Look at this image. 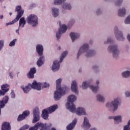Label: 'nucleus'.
I'll use <instances>...</instances> for the list:
<instances>
[{"label": "nucleus", "mask_w": 130, "mask_h": 130, "mask_svg": "<svg viewBox=\"0 0 130 130\" xmlns=\"http://www.w3.org/2000/svg\"><path fill=\"white\" fill-rule=\"evenodd\" d=\"M89 47L90 46H89V44L88 43H84L81 45L78 50L77 58H79L80 56L82 55L83 53H85V55L86 57H90L93 54H95L96 52L93 49L89 50Z\"/></svg>", "instance_id": "obj_1"}, {"label": "nucleus", "mask_w": 130, "mask_h": 130, "mask_svg": "<svg viewBox=\"0 0 130 130\" xmlns=\"http://www.w3.org/2000/svg\"><path fill=\"white\" fill-rule=\"evenodd\" d=\"M119 101H120V98H115L111 101V102H107L105 104V107L108 109V111H110V112H112V113H114V112L117 111V109H118Z\"/></svg>", "instance_id": "obj_2"}, {"label": "nucleus", "mask_w": 130, "mask_h": 130, "mask_svg": "<svg viewBox=\"0 0 130 130\" xmlns=\"http://www.w3.org/2000/svg\"><path fill=\"white\" fill-rule=\"evenodd\" d=\"M70 90L69 86H65L64 88H56V90L54 92V99L55 101H58L61 99L62 96H64L67 94V92Z\"/></svg>", "instance_id": "obj_3"}, {"label": "nucleus", "mask_w": 130, "mask_h": 130, "mask_svg": "<svg viewBox=\"0 0 130 130\" xmlns=\"http://www.w3.org/2000/svg\"><path fill=\"white\" fill-rule=\"evenodd\" d=\"M77 96L74 94H71L69 95L67 98V102L66 104V107L70 111H74L75 110V105L74 102L77 101Z\"/></svg>", "instance_id": "obj_4"}, {"label": "nucleus", "mask_w": 130, "mask_h": 130, "mask_svg": "<svg viewBox=\"0 0 130 130\" xmlns=\"http://www.w3.org/2000/svg\"><path fill=\"white\" fill-rule=\"evenodd\" d=\"M107 50L109 53H112V55L114 58H118L119 57L120 51L118 48L117 44L111 45L108 46Z\"/></svg>", "instance_id": "obj_5"}, {"label": "nucleus", "mask_w": 130, "mask_h": 130, "mask_svg": "<svg viewBox=\"0 0 130 130\" xmlns=\"http://www.w3.org/2000/svg\"><path fill=\"white\" fill-rule=\"evenodd\" d=\"M26 22L32 27H37L38 25V17L35 14H30L27 16Z\"/></svg>", "instance_id": "obj_6"}, {"label": "nucleus", "mask_w": 130, "mask_h": 130, "mask_svg": "<svg viewBox=\"0 0 130 130\" xmlns=\"http://www.w3.org/2000/svg\"><path fill=\"white\" fill-rule=\"evenodd\" d=\"M70 112L76 113V115L78 116H82V115L88 116V113L86 112V109L83 107H78L76 108V106H75V108L74 110H73V111H70Z\"/></svg>", "instance_id": "obj_7"}, {"label": "nucleus", "mask_w": 130, "mask_h": 130, "mask_svg": "<svg viewBox=\"0 0 130 130\" xmlns=\"http://www.w3.org/2000/svg\"><path fill=\"white\" fill-rule=\"evenodd\" d=\"M114 32L115 35V37L119 41H124L125 40V38L123 36V33L122 31L119 30L118 29V26H115L114 27Z\"/></svg>", "instance_id": "obj_8"}, {"label": "nucleus", "mask_w": 130, "mask_h": 130, "mask_svg": "<svg viewBox=\"0 0 130 130\" xmlns=\"http://www.w3.org/2000/svg\"><path fill=\"white\" fill-rule=\"evenodd\" d=\"M81 128L84 130H89L91 128V123H90V120L87 116L83 117L82 123L81 124Z\"/></svg>", "instance_id": "obj_9"}, {"label": "nucleus", "mask_w": 130, "mask_h": 130, "mask_svg": "<svg viewBox=\"0 0 130 130\" xmlns=\"http://www.w3.org/2000/svg\"><path fill=\"white\" fill-rule=\"evenodd\" d=\"M72 92L78 95L79 94V87H78V81L76 80H72L71 84Z\"/></svg>", "instance_id": "obj_10"}, {"label": "nucleus", "mask_w": 130, "mask_h": 130, "mask_svg": "<svg viewBox=\"0 0 130 130\" xmlns=\"http://www.w3.org/2000/svg\"><path fill=\"white\" fill-rule=\"evenodd\" d=\"M60 62L58 60H55L53 62V64L51 67V70L52 72L55 73V72H58L59 71V68H60Z\"/></svg>", "instance_id": "obj_11"}, {"label": "nucleus", "mask_w": 130, "mask_h": 130, "mask_svg": "<svg viewBox=\"0 0 130 130\" xmlns=\"http://www.w3.org/2000/svg\"><path fill=\"white\" fill-rule=\"evenodd\" d=\"M15 12H17L16 18L19 20L20 18L24 14V10L22 9V6L21 5L17 6L15 8Z\"/></svg>", "instance_id": "obj_12"}, {"label": "nucleus", "mask_w": 130, "mask_h": 130, "mask_svg": "<svg viewBox=\"0 0 130 130\" xmlns=\"http://www.w3.org/2000/svg\"><path fill=\"white\" fill-rule=\"evenodd\" d=\"M36 50L39 56H44L43 52L44 51V48L43 47V45H42V44H39L37 45L36 47Z\"/></svg>", "instance_id": "obj_13"}, {"label": "nucleus", "mask_w": 130, "mask_h": 130, "mask_svg": "<svg viewBox=\"0 0 130 130\" xmlns=\"http://www.w3.org/2000/svg\"><path fill=\"white\" fill-rule=\"evenodd\" d=\"M9 102V96L8 95L5 96L2 101H0V115L2 113V108H4L6 106V104Z\"/></svg>", "instance_id": "obj_14"}, {"label": "nucleus", "mask_w": 130, "mask_h": 130, "mask_svg": "<svg viewBox=\"0 0 130 130\" xmlns=\"http://www.w3.org/2000/svg\"><path fill=\"white\" fill-rule=\"evenodd\" d=\"M51 13L54 18H57L59 16V9L57 7H52L51 8Z\"/></svg>", "instance_id": "obj_15"}, {"label": "nucleus", "mask_w": 130, "mask_h": 130, "mask_svg": "<svg viewBox=\"0 0 130 130\" xmlns=\"http://www.w3.org/2000/svg\"><path fill=\"white\" fill-rule=\"evenodd\" d=\"M37 71V69H36V68L34 67V68H30L29 72L26 74L27 77L28 79L34 78V74H36Z\"/></svg>", "instance_id": "obj_16"}, {"label": "nucleus", "mask_w": 130, "mask_h": 130, "mask_svg": "<svg viewBox=\"0 0 130 130\" xmlns=\"http://www.w3.org/2000/svg\"><path fill=\"white\" fill-rule=\"evenodd\" d=\"M70 36L71 37L72 42H75V41H76L77 39H78V38H80V36H81V35L79 32H72L70 33Z\"/></svg>", "instance_id": "obj_17"}, {"label": "nucleus", "mask_w": 130, "mask_h": 130, "mask_svg": "<svg viewBox=\"0 0 130 130\" xmlns=\"http://www.w3.org/2000/svg\"><path fill=\"white\" fill-rule=\"evenodd\" d=\"M117 15L118 17H120L121 18L125 17V16H126V9L124 7L119 8L118 10Z\"/></svg>", "instance_id": "obj_18"}, {"label": "nucleus", "mask_w": 130, "mask_h": 130, "mask_svg": "<svg viewBox=\"0 0 130 130\" xmlns=\"http://www.w3.org/2000/svg\"><path fill=\"white\" fill-rule=\"evenodd\" d=\"M21 88L23 90L24 94H28L32 89V84L31 83H28L26 86H21Z\"/></svg>", "instance_id": "obj_19"}, {"label": "nucleus", "mask_w": 130, "mask_h": 130, "mask_svg": "<svg viewBox=\"0 0 130 130\" xmlns=\"http://www.w3.org/2000/svg\"><path fill=\"white\" fill-rule=\"evenodd\" d=\"M78 122V119L75 118L71 123H70L69 124H68L66 128L67 130H73L75 128V126H76V125L77 124V123Z\"/></svg>", "instance_id": "obj_20"}, {"label": "nucleus", "mask_w": 130, "mask_h": 130, "mask_svg": "<svg viewBox=\"0 0 130 130\" xmlns=\"http://www.w3.org/2000/svg\"><path fill=\"white\" fill-rule=\"evenodd\" d=\"M30 114V111L29 110L25 111L23 112L22 114L19 115L17 119L18 121H21L25 119Z\"/></svg>", "instance_id": "obj_21"}, {"label": "nucleus", "mask_w": 130, "mask_h": 130, "mask_svg": "<svg viewBox=\"0 0 130 130\" xmlns=\"http://www.w3.org/2000/svg\"><path fill=\"white\" fill-rule=\"evenodd\" d=\"M32 89H35L37 91L41 90V82H37L36 81H33L31 84Z\"/></svg>", "instance_id": "obj_22"}, {"label": "nucleus", "mask_w": 130, "mask_h": 130, "mask_svg": "<svg viewBox=\"0 0 130 130\" xmlns=\"http://www.w3.org/2000/svg\"><path fill=\"white\" fill-rule=\"evenodd\" d=\"M12 127L9 122H3L2 124L1 130H11Z\"/></svg>", "instance_id": "obj_23"}, {"label": "nucleus", "mask_w": 130, "mask_h": 130, "mask_svg": "<svg viewBox=\"0 0 130 130\" xmlns=\"http://www.w3.org/2000/svg\"><path fill=\"white\" fill-rule=\"evenodd\" d=\"M39 56L40 57L37 61V65L38 66V67L40 68V67H42V66L44 64V62H45V57H44V56Z\"/></svg>", "instance_id": "obj_24"}, {"label": "nucleus", "mask_w": 130, "mask_h": 130, "mask_svg": "<svg viewBox=\"0 0 130 130\" xmlns=\"http://www.w3.org/2000/svg\"><path fill=\"white\" fill-rule=\"evenodd\" d=\"M96 99L98 102H100L101 103H105L106 101V99L103 96V95L101 93H98L96 95Z\"/></svg>", "instance_id": "obj_25"}, {"label": "nucleus", "mask_w": 130, "mask_h": 130, "mask_svg": "<svg viewBox=\"0 0 130 130\" xmlns=\"http://www.w3.org/2000/svg\"><path fill=\"white\" fill-rule=\"evenodd\" d=\"M38 123L39 124L38 125V128H40V130H48L49 129V127L47 124H43L41 122H38Z\"/></svg>", "instance_id": "obj_26"}, {"label": "nucleus", "mask_w": 130, "mask_h": 130, "mask_svg": "<svg viewBox=\"0 0 130 130\" xmlns=\"http://www.w3.org/2000/svg\"><path fill=\"white\" fill-rule=\"evenodd\" d=\"M61 8L62 11H66V10H72V5L69 3H64L61 5Z\"/></svg>", "instance_id": "obj_27"}, {"label": "nucleus", "mask_w": 130, "mask_h": 130, "mask_svg": "<svg viewBox=\"0 0 130 130\" xmlns=\"http://www.w3.org/2000/svg\"><path fill=\"white\" fill-rule=\"evenodd\" d=\"M90 81H84L82 82V85L81 86V88L83 90H87L88 88H89L90 87Z\"/></svg>", "instance_id": "obj_28"}, {"label": "nucleus", "mask_w": 130, "mask_h": 130, "mask_svg": "<svg viewBox=\"0 0 130 130\" xmlns=\"http://www.w3.org/2000/svg\"><path fill=\"white\" fill-rule=\"evenodd\" d=\"M49 112L48 110L47 109H44L42 112V117L45 120H47V119H48V117L49 116Z\"/></svg>", "instance_id": "obj_29"}, {"label": "nucleus", "mask_w": 130, "mask_h": 130, "mask_svg": "<svg viewBox=\"0 0 130 130\" xmlns=\"http://www.w3.org/2000/svg\"><path fill=\"white\" fill-rule=\"evenodd\" d=\"M27 21H26V19L25 17H21L19 21V28H24L25 27V25H26Z\"/></svg>", "instance_id": "obj_30"}, {"label": "nucleus", "mask_w": 130, "mask_h": 130, "mask_svg": "<svg viewBox=\"0 0 130 130\" xmlns=\"http://www.w3.org/2000/svg\"><path fill=\"white\" fill-rule=\"evenodd\" d=\"M57 108H58V105L55 104L51 106L50 107L47 108V109L48 110L49 113H53V112H54Z\"/></svg>", "instance_id": "obj_31"}, {"label": "nucleus", "mask_w": 130, "mask_h": 130, "mask_svg": "<svg viewBox=\"0 0 130 130\" xmlns=\"http://www.w3.org/2000/svg\"><path fill=\"white\" fill-rule=\"evenodd\" d=\"M62 82V78H59L56 80V89H62L61 88V82Z\"/></svg>", "instance_id": "obj_32"}, {"label": "nucleus", "mask_w": 130, "mask_h": 130, "mask_svg": "<svg viewBox=\"0 0 130 130\" xmlns=\"http://www.w3.org/2000/svg\"><path fill=\"white\" fill-rule=\"evenodd\" d=\"M67 30H68V27H67V25L64 24H60V28L58 29V31L63 34V33H66L67 32Z\"/></svg>", "instance_id": "obj_33"}, {"label": "nucleus", "mask_w": 130, "mask_h": 130, "mask_svg": "<svg viewBox=\"0 0 130 130\" xmlns=\"http://www.w3.org/2000/svg\"><path fill=\"white\" fill-rule=\"evenodd\" d=\"M113 119H114L116 124H118V123H120V122H121L122 120V117L121 115L114 116V117H113Z\"/></svg>", "instance_id": "obj_34"}, {"label": "nucleus", "mask_w": 130, "mask_h": 130, "mask_svg": "<svg viewBox=\"0 0 130 130\" xmlns=\"http://www.w3.org/2000/svg\"><path fill=\"white\" fill-rule=\"evenodd\" d=\"M122 78L127 79L130 77V70H126L121 73Z\"/></svg>", "instance_id": "obj_35"}, {"label": "nucleus", "mask_w": 130, "mask_h": 130, "mask_svg": "<svg viewBox=\"0 0 130 130\" xmlns=\"http://www.w3.org/2000/svg\"><path fill=\"white\" fill-rule=\"evenodd\" d=\"M89 89L92 91L93 93H97L98 92V90L99 89V86H94L92 85H90L89 86Z\"/></svg>", "instance_id": "obj_36"}, {"label": "nucleus", "mask_w": 130, "mask_h": 130, "mask_svg": "<svg viewBox=\"0 0 130 130\" xmlns=\"http://www.w3.org/2000/svg\"><path fill=\"white\" fill-rule=\"evenodd\" d=\"M40 115H33L32 122L33 123H36V122H38V121L40 120Z\"/></svg>", "instance_id": "obj_37"}, {"label": "nucleus", "mask_w": 130, "mask_h": 130, "mask_svg": "<svg viewBox=\"0 0 130 130\" xmlns=\"http://www.w3.org/2000/svg\"><path fill=\"white\" fill-rule=\"evenodd\" d=\"M67 0H53V4L55 6H61Z\"/></svg>", "instance_id": "obj_38"}, {"label": "nucleus", "mask_w": 130, "mask_h": 130, "mask_svg": "<svg viewBox=\"0 0 130 130\" xmlns=\"http://www.w3.org/2000/svg\"><path fill=\"white\" fill-rule=\"evenodd\" d=\"M1 90L6 92H9V90H10V85L8 84H3L1 85Z\"/></svg>", "instance_id": "obj_39"}, {"label": "nucleus", "mask_w": 130, "mask_h": 130, "mask_svg": "<svg viewBox=\"0 0 130 130\" xmlns=\"http://www.w3.org/2000/svg\"><path fill=\"white\" fill-rule=\"evenodd\" d=\"M32 114L33 115H40V110L39 109V108H35L32 111Z\"/></svg>", "instance_id": "obj_40"}, {"label": "nucleus", "mask_w": 130, "mask_h": 130, "mask_svg": "<svg viewBox=\"0 0 130 130\" xmlns=\"http://www.w3.org/2000/svg\"><path fill=\"white\" fill-rule=\"evenodd\" d=\"M68 51H65L63 52L60 58V60H59L60 62H62V61H63V59H64L66 56H67V55H68Z\"/></svg>", "instance_id": "obj_41"}, {"label": "nucleus", "mask_w": 130, "mask_h": 130, "mask_svg": "<svg viewBox=\"0 0 130 130\" xmlns=\"http://www.w3.org/2000/svg\"><path fill=\"white\" fill-rule=\"evenodd\" d=\"M124 24L126 25L130 24V14L127 16L124 20Z\"/></svg>", "instance_id": "obj_42"}, {"label": "nucleus", "mask_w": 130, "mask_h": 130, "mask_svg": "<svg viewBox=\"0 0 130 130\" xmlns=\"http://www.w3.org/2000/svg\"><path fill=\"white\" fill-rule=\"evenodd\" d=\"M18 20H19L18 18L16 17L14 19V20H13V21L9 22L8 23H7L6 24V26H9V25H14V24H15V23H16V22H18Z\"/></svg>", "instance_id": "obj_43"}, {"label": "nucleus", "mask_w": 130, "mask_h": 130, "mask_svg": "<svg viewBox=\"0 0 130 130\" xmlns=\"http://www.w3.org/2000/svg\"><path fill=\"white\" fill-rule=\"evenodd\" d=\"M16 42H17L16 39H14L13 41L10 42V43L9 44V46L10 47H13L16 45Z\"/></svg>", "instance_id": "obj_44"}, {"label": "nucleus", "mask_w": 130, "mask_h": 130, "mask_svg": "<svg viewBox=\"0 0 130 130\" xmlns=\"http://www.w3.org/2000/svg\"><path fill=\"white\" fill-rule=\"evenodd\" d=\"M4 46H5V40H0V51L3 50L4 48Z\"/></svg>", "instance_id": "obj_45"}, {"label": "nucleus", "mask_w": 130, "mask_h": 130, "mask_svg": "<svg viewBox=\"0 0 130 130\" xmlns=\"http://www.w3.org/2000/svg\"><path fill=\"white\" fill-rule=\"evenodd\" d=\"M61 34H62L60 31H58L56 32V38L57 40H59L60 37H61Z\"/></svg>", "instance_id": "obj_46"}, {"label": "nucleus", "mask_w": 130, "mask_h": 130, "mask_svg": "<svg viewBox=\"0 0 130 130\" xmlns=\"http://www.w3.org/2000/svg\"><path fill=\"white\" fill-rule=\"evenodd\" d=\"M41 88H48L49 87V84L46 82L41 83Z\"/></svg>", "instance_id": "obj_47"}, {"label": "nucleus", "mask_w": 130, "mask_h": 130, "mask_svg": "<svg viewBox=\"0 0 130 130\" xmlns=\"http://www.w3.org/2000/svg\"><path fill=\"white\" fill-rule=\"evenodd\" d=\"M38 125H39V123H37L34 126L29 128V130H38L39 128Z\"/></svg>", "instance_id": "obj_48"}, {"label": "nucleus", "mask_w": 130, "mask_h": 130, "mask_svg": "<svg viewBox=\"0 0 130 130\" xmlns=\"http://www.w3.org/2000/svg\"><path fill=\"white\" fill-rule=\"evenodd\" d=\"M112 41H113L112 38H108L107 39V40L105 41L104 43V44H109V43H112Z\"/></svg>", "instance_id": "obj_49"}, {"label": "nucleus", "mask_w": 130, "mask_h": 130, "mask_svg": "<svg viewBox=\"0 0 130 130\" xmlns=\"http://www.w3.org/2000/svg\"><path fill=\"white\" fill-rule=\"evenodd\" d=\"M123 0H116L115 2L116 6H118V7H120V5L122 4Z\"/></svg>", "instance_id": "obj_50"}, {"label": "nucleus", "mask_w": 130, "mask_h": 130, "mask_svg": "<svg viewBox=\"0 0 130 130\" xmlns=\"http://www.w3.org/2000/svg\"><path fill=\"white\" fill-rule=\"evenodd\" d=\"M10 97L12 99H15L16 98V94L14 92V90H12L10 93Z\"/></svg>", "instance_id": "obj_51"}, {"label": "nucleus", "mask_w": 130, "mask_h": 130, "mask_svg": "<svg viewBox=\"0 0 130 130\" xmlns=\"http://www.w3.org/2000/svg\"><path fill=\"white\" fill-rule=\"evenodd\" d=\"M96 14L98 16L101 15V14H102V9L98 8L96 11Z\"/></svg>", "instance_id": "obj_52"}, {"label": "nucleus", "mask_w": 130, "mask_h": 130, "mask_svg": "<svg viewBox=\"0 0 130 130\" xmlns=\"http://www.w3.org/2000/svg\"><path fill=\"white\" fill-rule=\"evenodd\" d=\"M92 70H94V72L95 73H97V71H98V69H99V66L98 65H93L92 67Z\"/></svg>", "instance_id": "obj_53"}, {"label": "nucleus", "mask_w": 130, "mask_h": 130, "mask_svg": "<svg viewBox=\"0 0 130 130\" xmlns=\"http://www.w3.org/2000/svg\"><path fill=\"white\" fill-rule=\"evenodd\" d=\"M28 128H29V125L26 124L22 126L21 128H20L19 130L28 129Z\"/></svg>", "instance_id": "obj_54"}, {"label": "nucleus", "mask_w": 130, "mask_h": 130, "mask_svg": "<svg viewBox=\"0 0 130 130\" xmlns=\"http://www.w3.org/2000/svg\"><path fill=\"white\" fill-rule=\"evenodd\" d=\"M7 92V91H5V90H3V89L0 90V96H5V95H6V93Z\"/></svg>", "instance_id": "obj_55"}, {"label": "nucleus", "mask_w": 130, "mask_h": 130, "mask_svg": "<svg viewBox=\"0 0 130 130\" xmlns=\"http://www.w3.org/2000/svg\"><path fill=\"white\" fill-rule=\"evenodd\" d=\"M9 75L11 79H13V78H14V73L12 71L9 72Z\"/></svg>", "instance_id": "obj_56"}, {"label": "nucleus", "mask_w": 130, "mask_h": 130, "mask_svg": "<svg viewBox=\"0 0 130 130\" xmlns=\"http://www.w3.org/2000/svg\"><path fill=\"white\" fill-rule=\"evenodd\" d=\"M123 130H130V126L127 125H125L124 127Z\"/></svg>", "instance_id": "obj_57"}, {"label": "nucleus", "mask_w": 130, "mask_h": 130, "mask_svg": "<svg viewBox=\"0 0 130 130\" xmlns=\"http://www.w3.org/2000/svg\"><path fill=\"white\" fill-rule=\"evenodd\" d=\"M21 28V27H20V26H18V28L16 30V34H17V35H20V29Z\"/></svg>", "instance_id": "obj_58"}, {"label": "nucleus", "mask_w": 130, "mask_h": 130, "mask_svg": "<svg viewBox=\"0 0 130 130\" xmlns=\"http://www.w3.org/2000/svg\"><path fill=\"white\" fill-rule=\"evenodd\" d=\"M99 84H100V80H96L95 81V85H96V86H99Z\"/></svg>", "instance_id": "obj_59"}, {"label": "nucleus", "mask_w": 130, "mask_h": 130, "mask_svg": "<svg viewBox=\"0 0 130 130\" xmlns=\"http://www.w3.org/2000/svg\"><path fill=\"white\" fill-rule=\"evenodd\" d=\"M126 125H128V126H130V120L128 121L127 124H126Z\"/></svg>", "instance_id": "obj_60"}, {"label": "nucleus", "mask_w": 130, "mask_h": 130, "mask_svg": "<svg viewBox=\"0 0 130 130\" xmlns=\"http://www.w3.org/2000/svg\"><path fill=\"white\" fill-rule=\"evenodd\" d=\"M0 19H1V20H3V19H4V15H0Z\"/></svg>", "instance_id": "obj_61"}, {"label": "nucleus", "mask_w": 130, "mask_h": 130, "mask_svg": "<svg viewBox=\"0 0 130 130\" xmlns=\"http://www.w3.org/2000/svg\"><path fill=\"white\" fill-rule=\"evenodd\" d=\"M113 117H114V116H110L109 117V119H113Z\"/></svg>", "instance_id": "obj_62"}, {"label": "nucleus", "mask_w": 130, "mask_h": 130, "mask_svg": "<svg viewBox=\"0 0 130 130\" xmlns=\"http://www.w3.org/2000/svg\"><path fill=\"white\" fill-rule=\"evenodd\" d=\"M89 44H93V41L92 40L89 41Z\"/></svg>", "instance_id": "obj_63"}, {"label": "nucleus", "mask_w": 130, "mask_h": 130, "mask_svg": "<svg viewBox=\"0 0 130 130\" xmlns=\"http://www.w3.org/2000/svg\"><path fill=\"white\" fill-rule=\"evenodd\" d=\"M60 49H61V48L60 47V46H58L57 48V50H60Z\"/></svg>", "instance_id": "obj_64"}]
</instances>
